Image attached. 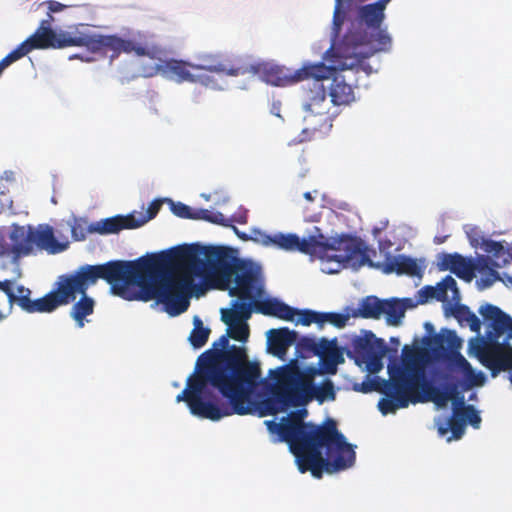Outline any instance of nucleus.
Listing matches in <instances>:
<instances>
[{"label": "nucleus", "mask_w": 512, "mask_h": 512, "mask_svg": "<svg viewBox=\"0 0 512 512\" xmlns=\"http://www.w3.org/2000/svg\"><path fill=\"white\" fill-rule=\"evenodd\" d=\"M192 220H204L214 224H224L225 217L221 212H212L208 209H193Z\"/></svg>", "instance_id": "nucleus-41"}, {"label": "nucleus", "mask_w": 512, "mask_h": 512, "mask_svg": "<svg viewBox=\"0 0 512 512\" xmlns=\"http://www.w3.org/2000/svg\"><path fill=\"white\" fill-rule=\"evenodd\" d=\"M245 301L246 300L239 302L236 300L233 302L231 309H222L221 318L247 322L251 316V307L250 304Z\"/></svg>", "instance_id": "nucleus-37"}, {"label": "nucleus", "mask_w": 512, "mask_h": 512, "mask_svg": "<svg viewBox=\"0 0 512 512\" xmlns=\"http://www.w3.org/2000/svg\"><path fill=\"white\" fill-rule=\"evenodd\" d=\"M436 294L435 299L441 302H445L448 300V294L447 290L444 289V287L441 285V283H438V285L435 287Z\"/></svg>", "instance_id": "nucleus-50"}, {"label": "nucleus", "mask_w": 512, "mask_h": 512, "mask_svg": "<svg viewBox=\"0 0 512 512\" xmlns=\"http://www.w3.org/2000/svg\"><path fill=\"white\" fill-rule=\"evenodd\" d=\"M193 325L188 340L193 348L199 349L207 343L211 330L204 327L203 321L198 316L193 318Z\"/></svg>", "instance_id": "nucleus-33"}, {"label": "nucleus", "mask_w": 512, "mask_h": 512, "mask_svg": "<svg viewBox=\"0 0 512 512\" xmlns=\"http://www.w3.org/2000/svg\"><path fill=\"white\" fill-rule=\"evenodd\" d=\"M72 46L85 47L88 51L100 54L101 56H106L110 53L111 60L117 58L121 53H134L137 56L149 54L147 47L117 35H102L79 31L74 34L65 31L57 33L54 30H36L9 54L17 61L36 49H63Z\"/></svg>", "instance_id": "nucleus-6"}, {"label": "nucleus", "mask_w": 512, "mask_h": 512, "mask_svg": "<svg viewBox=\"0 0 512 512\" xmlns=\"http://www.w3.org/2000/svg\"><path fill=\"white\" fill-rule=\"evenodd\" d=\"M15 60L10 54H7L1 61H0V75L4 71L5 68L10 66L12 63H14Z\"/></svg>", "instance_id": "nucleus-52"}, {"label": "nucleus", "mask_w": 512, "mask_h": 512, "mask_svg": "<svg viewBox=\"0 0 512 512\" xmlns=\"http://www.w3.org/2000/svg\"><path fill=\"white\" fill-rule=\"evenodd\" d=\"M9 239V244L1 246L0 255L11 256L14 259L32 254L35 248L56 254L68 247L67 243H60L56 240L53 230L49 226L35 230L31 226L25 228L14 224L9 233Z\"/></svg>", "instance_id": "nucleus-11"}, {"label": "nucleus", "mask_w": 512, "mask_h": 512, "mask_svg": "<svg viewBox=\"0 0 512 512\" xmlns=\"http://www.w3.org/2000/svg\"><path fill=\"white\" fill-rule=\"evenodd\" d=\"M506 265V260L492 262L489 256H479L476 261L466 259L459 253H441L438 255L437 267L440 271H451L457 277L466 281H471L475 276V271L480 274H486L487 278L482 279L484 285L490 286L500 279L496 268Z\"/></svg>", "instance_id": "nucleus-13"}, {"label": "nucleus", "mask_w": 512, "mask_h": 512, "mask_svg": "<svg viewBox=\"0 0 512 512\" xmlns=\"http://www.w3.org/2000/svg\"><path fill=\"white\" fill-rule=\"evenodd\" d=\"M384 383L387 397L381 398L378 402V409L383 415L395 413L400 408L408 407L409 403L415 404L423 400L418 390L405 384L397 385L391 378Z\"/></svg>", "instance_id": "nucleus-20"}, {"label": "nucleus", "mask_w": 512, "mask_h": 512, "mask_svg": "<svg viewBox=\"0 0 512 512\" xmlns=\"http://www.w3.org/2000/svg\"><path fill=\"white\" fill-rule=\"evenodd\" d=\"M342 241H346V236L329 240L324 239L323 235H320V239L316 236L301 239L298 235L292 233L262 234V243L265 245L272 244L286 251H299L304 254L320 257L326 255L330 250L334 251V254L345 253Z\"/></svg>", "instance_id": "nucleus-15"}, {"label": "nucleus", "mask_w": 512, "mask_h": 512, "mask_svg": "<svg viewBox=\"0 0 512 512\" xmlns=\"http://www.w3.org/2000/svg\"><path fill=\"white\" fill-rule=\"evenodd\" d=\"M217 246L182 245L162 250V305L171 316L185 312L189 299L206 291L210 252Z\"/></svg>", "instance_id": "nucleus-4"}, {"label": "nucleus", "mask_w": 512, "mask_h": 512, "mask_svg": "<svg viewBox=\"0 0 512 512\" xmlns=\"http://www.w3.org/2000/svg\"><path fill=\"white\" fill-rule=\"evenodd\" d=\"M466 235L473 247H482L485 252L490 254L492 262L506 260V264L512 260L511 253L503 246L501 242L485 239L478 227L468 226L465 230Z\"/></svg>", "instance_id": "nucleus-22"}, {"label": "nucleus", "mask_w": 512, "mask_h": 512, "mask_svg": "<svg viewBox=\"0 0 512 512\" xmlns=\"http://www.w3.org/2000/svg\"><path fill=\"white\" fill-rule=\"evenodd\" d=\"M298 338V333L287 327L271 329L268 332V351L281 360H285L287 351Z\"/></svg>", "instance_id": "nucleus-25"}, {"label": "nucleus", "mask_w": 512, "mask_h": 512, "mask_svg": "<svg viewBox=\"0 0 512 512\" xmlns=\"http://www.w3.org/2000/svg\"><path fill=\"white\" fill-rule=\"evenodd\" d=\"M30 296L31 290L29 288L24 287L23 285H19L17 287V294H15L14 280L10 279V292H7V299L10 309H12L14 304H17L23 310L25 306L22 301L23 299H27V301H30Z\"/></svg>", "instance_id": "nucleus-38"}, {"label": "nucleus", "mask_w": 512, "mask_h": 512, "mask_svg": "<svg viewBox=\"0 0 512 512\" xmlns=\"http://www.w3.org/2000/svg\"><path fill=\"white\" fill-rule=\"evenodd\" d=\"M419 388V394L423 399L421 402L433 401L439 406L446 405L449 401L443 389L433 386L427 379L426 376Z\"/></svg>", "instance_id": "nucleus-31"}, {"label": "nucleus", "mask_w": 512, "mask_h": 512, "mask_svg": "<svg viewBox=\"0 0 512 512\" xmlns=\"http://www.w3.org/2000/svg\"><path fill=\"white\" fill-rule=\"evenodd\" d=\"M401 304L403 306H405V311L409 308H413L415 306L414 302L412 299L410 298H403V299H399Z\"/></svg>", "instance_id": "nucleus-56"}, {"label": "nucleus", "mask_w": 512, "mask_h": 512, "mask_svg": "<svg viewBox=\"0 0 512 512\" xmlns=\"http://www.w3.org/2000/svg\"><path fill=\"white\" fill-rule=\"evenodd\" d=\"M454 317L458 320L460 324L466 323L470 330L479 333L481 330V321L476 316L475 313H473L468 306L466 305H459L455 307L453 312Z\"/></svg>", "instance_id": "nucleus-35"}, {"label": "nucleus", "mask_w": 512, "mask_h": 512, "mask_svg": "<svg viewBox=\"0 0 512 512\" xmlns=\"http://www.w3.org/2000/svg\"><path fill=\"white\" fill-rule=\"evenodd\" d=\"M429 345L434 351H449L446 355L450 370L462 375L464 384L469 388L480 386L484 382L482 372H475L467 359L459 352L462 341L453 330L443 329L430 339Z\"/></svg>", "instance_id": "nucleus-14"}, {"label": "nucleus", "mask_w": 512, "mask_h": 512, "mask_svg": "<svg viewBox=\"0 0 512 512\" xmlns=\"http://www.w3.org/2000/svg\"><path fill=\"white\" fill-rule=\"evenodd\" d=\"M228 326L227 333L230 338L245 343L250 335L249 325L246 321L221 318Z\"/></svg>", "instance_id": "nucleus-34"}, {"label": "nucleus", "mask_w": 512, "mask_h": 512, "mask_svg": "<svg viewBox=\"0 0 512 512\" xmlns=\"http://www.w3.org/2000/svg\"><path fill=\"white\" fill-rule=\"evenodd\" d=\"M383 300L376 296H367L359 304L358 311L354 316H361L365 319H379L383 315Z\"/></svg>", "instance_id": "nucleus-30"}, {"label": "nucleus", "mask_w": 512, "mask_h": 512, "mask_svg": "<svg viewBox=\"0 0 512 512\" xmlns=\"http://www.w3.org/2000/svg\"><path fill=\"white\" fill-rule=\"evenodd\" d=\"M305 409L291 412L280 423L267 421L270 432L289 444L301 473L311 472L321 478L323 472L333 474L353 466L356 458L353 446L337 429L335 420L328 418L322 425L306 423Z\"/></svg>", "instance_id": "nucleus-2"}, {"label": "nucleus", "mask_w": 512, "mask_h": 512, "mask_svg": "<svg viewBox=\"0 0 512 512\" xmlns=\"http://www.w3.org/2000/svg\"><path fill=\"white\" fill-rule=\"evenodd\" d=\"M160 209V198H155L145 212L132 211L126 215L118 214L89 224L90 234L110 235L123 230H133L145 225L156 217Z\"/></svg>", "instance_id": "nucleus-17"}, {"label": "nucleus", "mask_w": 512, "mask_h": 512, "mask_svg": "<svg viewBox=\"0 0 512 512\" xmlns=\"http://www.w3.org/2000/svg\"><path fill=\"white\" fill-rule=\"evenodd\" d=\"M195 69L222 73L229 76L245 75L247 71L244 67V61L241 59L224 58L218 55H207L203 57V63L195 65Z\"/></svg>", "instance_id": "nucleus-21"}, {"label": "nucleus", "mask_w": 512, "mask_h": 512, "mask_svg": "<svg viewBox=\"0 0 512 512\" xmlns=\"http://www.w3.org/2000/svg\"><path fill=\"white\" fill-rule=\"evenodd\" d=\"M303 196L307 201L312 202L315 199V197L312 195V192H305Z\"/></svg>", "instance_id": "nucleus-57"}, {"label": "nucleus", "mask_w": 512, "mask_h": 512, "mask_svg": "<svg viewBox=\"0 0 512 512\" xmlns=\"http://www.w3.org/2000/svg\"><path fill=\"white\" fill-rule=\"evenodd\" d=\"M466 422L461 414V411L458 406L453 407V412L451 417L448 419L446 424L439 425L438 433L441 436H444L450 430L452 436L448 438V441L452 439L458 440L460 439L465 432Z\"/></svg>", "instance_id": "nucleus-29"}, {"label": "nucleus", "mask_w": 512, "mask_h": 512, "mask_svg": "<svg viewBox=\"0 0 512 512\" xmlns=\"http://www.w3.org/2000/svg\"><path fill=\"white\" fill-rule=\"evenodd\" d=\"M211 263L207 282L220 289H229L230 296L251 300L262 293L261 268L249 260L238 258L229 247L217 246L210 252Z\"/></svg>", "instance_id": "nucleus-7"}, {"label": "nucleus", "mask_w": 512, "mask_h": 512, "mask_svg": "<svg viewBox=\"0 0 512 512\" xmlns=\"http://www.w3.org/2000/svg\"><path fill=\"white\" fill-rule=\"evenodd\" d=\"M320 361V373L334 375L339 364L344 363L343 350L338 347L337 339L328 340L322 338V346L318 354Z\"/></svg>", "instance_id": "nucleus-24"}, {"label": "nucleus", "mask_w": 512, "mask_h": 512, "mask_svg": "<svg viewBox=\"0 0 512 512\" xmlns=\"http://www.w3.org/2000/svg\"><path fill=\"white\" fill-rule=\"evenodd\" d=\"M323 69V65L309 66L298 70L293 75V82H298L309 77L314 78L312 86L309 88L308 99L305 101L303 107L306 111L305 120L317 117L319 118L317 122L319 127L327 124L331 103L327 100V87L323 83L326 77L318 74V71Z\"/></svg>", "instance_id": "nucleus-16"}, {"label": "nucleus", "mask_w": 512, "mask_h": 512, "mask_svg": "<svg viewBox=\"0 0 512 512\" xmlns=\"http://www.w3.org/2000/svg\"><path fill=\"white\" fill-rule=\"evenodd\" d=\"M344 20H345V13L341 10L340 0H337V5L334 10L333 23H332V34H333L334 39H336L340 36Z\"/></svg>", "instance_id": "nucleus-44"}, {"label": "nucleus", "mask_w": 512, "mask_h": 512, "mask_svg": "<svg viewBox=\"0 0 512 512\" xmlns=\"http://www.w3.org/2000/svg\"><path fill=\"white\" fill-rule=\"evenodd\" d=\"M53 21H54L53 16H50V20H42L39 24V27L36 30H40V31L53 30L52 29Z\"/></svg>", "instance_id": "nucleus-53"}, {"label": "nucleus", "mask_w": 512, "mask_h": 512, "mask_svg": "<svg viewBox=\"0 0 512 512\" xmlns=\"http://www.w3.org/2000/svg\"><path fill=\"white\" fill-rule=\"evenodd\" d=\"M510 380H511V382H512V375H511V377H510Z\"/></svg>", "instance_id": "nucleus-63"}, {"label": "nucleus", "mask_w": 512, "mask_h": 512, "mask_svg": "<svg viewBox=\"0 0 512 512\" xmlns=\"http://www.w3.org/2000/svg\"><path fill=\"white\" fill-rule=\"evenodd\" d=\"M387 345L377 350L373 354L367 356V358L361 359L358 365L365 364V368L369 373H378L383 368L382 359L387 352Z\"/></svg>", "instance_id": "nucleus-39"}, {"label": "nucleus", "mask_w": 512, "mask_h": 512, "mask_svg": "<svg viewBox=\"0 0 512 512\" xmlns=\"http://www.w3.org/2000/svg\"><path fill=\"white\" fill-rule=\"evenodd\" d=\"M246 74L261 75L263 79L275 86H284L287 83H294L293 76L289 79L283 75V71L275 66L268 64H247L244 62Z\"/></svg>", "instance_id": "nucleus-27"}, {"label": "nucleus", "mask_w": 512, "mask_h": 512, "mask_svg": "<svg viewBox=\"0 0 512 512\" xmlns=\"http://www.w3.org/2000/svg\"><path fill=\"white\" fill-rule=\"evenodd\" d=\"M458 407L461 411V414L465 422H468L474 428H479L481 423V417L473 405H465L463 396H461L459 399Z\"/></svg>", "instance_id": "nucleus-40"}, {"label": "nucleus", "mask_w": 512, "mask_h": 512, "mask_svg": "<svg viewBox=\"0 0 512 512\" xmlns=\"http://www.w3.org/2000/svg\"><path fill=\"white\" fill-rule=\"evenodd\" d=\"M349 318V314L345 313L321 312V327L328 322L336 328H343L347 325Z\"/></svg>", "instance_id": "nucleus-42"}, {"label": "nucleus", "mask_w": 512, "mask_h": 512, "mask_svg": "<svg viewBox=\"0 0 512 512\" xmlns=\"http://www.w3.org/2000/svg\"><path fill=\"white\" fill-rule=\"evenodd\" d=\"M436 290L433 286H424L419 290V303H425L429 299L435 298Z\"/></svg>", "instance_id": "nucleus-48"}, {"label": "nucleus", "mask_w": 512, "mask_h": 512, "mask_svg": "<svg viewBox=\"0 0 512 512\" xmlns=\"http://www.w3.org/2000/svg\"><path fill=\"white\" fill-rule=\"evenodd\" d=\"M383 315L386 316V321L390 325H399L401 319L405 315V306H403L399 299L391 298L383 300Z\"/></svg>", "instance_id": "nucleus-32"}, {"label": "nucleus", "mask_w": 512, "mask_h": 512, "mask_svg": "<svg viewBox=\"0 0 512 512\" xmlns=\"http://www.w3.org/2000/svg\"><path fill=\"white\" fill-rule=\"evenodd\" d=\"M88 233L90 234L89 225L85 226L84 223H82L80 221H75L73 223V225L71 226L72 238L75 241L85 240Z\"/></svg>", "instance_id": "nucleus-46"}, {"label": "nucleus", "mask_w": 512, "mask_h": 512, "mask_svg": "<svg viewBox=\"0 0 512 512\" xmlns=\"http://www.w3.org/2000/svg\"><path fill=\"white\" fill-rule=\"evenodd\" d=\"M78 55H73V56H70V59H73V58H77Z\"/></svg>", "instance_id": "nucleus-62"}, {"label": "nucleus", "mask_w": 512, "mask_h": 512, "mask_svg": "<svg viewBox=\"0 0 512 512\" xmlns=\"http://www.w3.org/2000/svg\"><path fill=\"white\" fill-rule=\"evenodd\" d=\"M296 344V354L300 358H308L310 356H318L320 346H322V338L317 341L315 338L302 337L294 343Z\"/></svg>", "instance_id": "nucleus-36"}, {"label": "nucleus", "mask_w": 512, "mask_h": 512, "mask_svg": "<svg viewBox=\"0 0 512 512\" xmlns=\"http://www.w3.org/2000/svg\"><path fill=\"white\" fill-rule=\"evenodd\" d=\"M342 247L345 253L328 255L329 259L342 263L345 267L358 270L364 265L381 270L384 274L396 273L398 275H408L411 277H421L423 268L417 260L404 254L391 256L386 254L383 262L374 263L367 253V248L361 240L346 236V241H342Z\"/></svg>", "instance_id": "nucleus-10"}, {"label": "nucleus", "mask_w": 512, "mask_h": 512, "mask_svg": "<svg viewBox=\"0 0 512 512\" xmlns=\"http://www.w3.org/2000/svg\"><path fill=\"white\" fill-rule=\"evenodd\" d=\"M4 177L7 179V180H11L13 178V172L11 171H6L4 172Z\"/></svg>", "instance_id": "nucleus-59"}, {"label": "nucleus", "mask_w": 512, "mask_h": 512, "mask_svg": "<svg viewBox=\"0 0 512 512\" xmlns=\"http://www.w3.org/2000/svg\"><path fill=\"white\" fill-rule=\"evenodd\" d=\"M386 346L383 339L377 338L371 331H363V335H354L350 339V348L347 355L354 358L356 363L361 359L373 354L377 350Z\"/></svg>", "instance_id": "nucleus-23"}, {"label": "nucleus", "mask_w": 512, "mask_h": 512, "mask_svg": "<svg viewBox=\"0 0 512 512\" xmlns=\"http://www.w3.org/2000/svg\"><path fill=\"white\" fill-rule=\"evenodd\" d=\"M229 338L228 333L220 336L198 358L186 387L176 397L200 418L218 421L253 413L256 407L251 396L259 385L267 384L260 363L250 361L244 347L229 346Z\"/></svg>", "instance_id": "nucleus-1"}, {"label": "nucleus", "mask_w": 512, "mask_h": 512, "mask_svg": "<svg viewBox=\"0 0 512 512\" xmlns=\"http://www.w3.org/2000/svg\"><path fill=\"white\" fill-rule=\"evenodd\" d=\"M154 68L156 71L160 69V64L158 62L155 63Z\"/></svg>", "instance_id": "nucleus-60"}, {"label": "nucleus", "mask_w": 512, "mask_h": 512, "mask_svg": "<svg viewBox=\"0 0 512 512\" xmlns=\"http://www.w3.org/2000/svg\"><path fill=\"white\" fill-rule=\"evenodd\" d=\"M190 69H195V65L183 60H162V76L177 83L194 81V76Z\"/></svg>", "instance_id": "nucleus-26"}, {"label": "nucleus", "mask_w": 512, "mask_h": 512, "mask_svg": "<svg viewBox=\"0 0 512 512\" xmlns=\"http://www.w3.org/2000/svg\"><path fill=\"white\" fill-rule=\"evenodd\" d=\"M255 310L263 315L273 316L285 321H293L294 317L298 315L299 318L296 324L309 326L315 323L321 327V312L310 309L298 310L276 298H269L257 302L255 304Z\"/></svg>", "instance_id": "nucleus-19"}, {"label": "nucleus", "mask_w": 512, "mask_h": 512, "mask_svg": "<svg viewBox=\"0 0 512 512\" xmlns=\"http://www.w3.org/2000/svg\"><path fill=\"white\" fill-rule=\"evenodd\" d=\"M320 373L316 368L302 371L295 361L270 370L274 383L264 384L269 395L258 403L260 416L276 415L291 406L305 404L313 399L320 404L334 401L336 392L333 382L325 379L319 386L314 385V377Z\"/></svg>", "instance_id": "nucleus-5"}, {"label": "nucleus", "mask_w": 512, "mask_h": 512, "mask_svg": "<svg viewBox=\"0 0 512 512\" xmlns=\"http://www.w3.org/2000/svg\"><path fill=\"white\" fill-rule=\"evenodd\" d=\"M445 239H446V237H445V236H444V237H438V236H437V237H435V238H434V242H435L436 244H442V243L445 241Z\"/></svg>", "instance_id": "nucleus-58"}, {"label": "nucleus", "mask_w": 512, "mask_h": 512, "mask_svg": "<svg viewBox=\"0 0 512 512\" xmlns=\"http://www.w3.org/2000/svg\"><path fill=\"white\" fill-rule=\"evenodd\" d=\"M79 274H89L92 279L85 284L83 292H77L81 298L70 311L78 328H83L85 318L94 312L95 301L87 296V290L99 279L110 285L112 294L124 300H155L156 304H160V251L147 253L134 260H111L104 264L82 265L67 275Z\"/></svg>", "instance_id": "nucleus-3"}, {"label": "nucleus", "mask_w": 512, "mask_h": 512, "mask_svg": "<svg viewBox=\"0 0 512 512\" xmlns=\"http://www.w3.org/2000/svg\"><path fill=\"white\" fill-rule=\"evenodd\" d=\"M167 203L170 207V210L174 215L183 219H192L193 209L182 203V202H174L170 198H162V204Z\"/></svg>", "instance_id": "nucleus-43"}, {"label": "nucleus", "mask_w": 512, "mask_h": 512, "mask_svg": "<svg viewBox=\"0 0 512 512\" xmlns=\"http://www.w3.org/2000/svg\"><path fill=\"white\" fill-rule=\"evenodd\" d=\"M0 292H3L7 296V292H10V279L0 281Z\"/></svg>", "instance_id": "nucleus-54"}, {"label": "nucleus", "mask_w": 512, "mask_h": 512, "mask_svg": "<svg viewBox=\"0 0 512 512\" xmlns=\"http://www.w3.org/2000/svg\"><path fill=\"white\" fill-rule=\"evenodd\" d=\"M443 390L448 400H454V406H459V399L461 396H459L458 384L455 382L447 383Z\"/></svg>", "instance_id": "nucleus-47"}, {"label": "nucleus", "mask_w": 512, "mask_h": 512, "mask_svg": "<svg viewBox=\"0 0 512 512\" xmlns=\"http://www.w3.org/2000/svg\"><path fill=\"white\" fill-rule=\"evenodd\" d=\"M479 314L488 324L487 341L476 348L479 361L488 368L495 377L499 372L512 370V317L499 307L486 303L482 305Z\"/></svg>", "instance_id": "nucleus-9"}, {"label": "nucleus", "mask_w": 512, "mask_h": 512, "mask_svg": "<svg viewBox=\"0 0 512 512\" xmlns=\"http://www.w3.org/2000/svg\"><path fill=\"white\" fill-rule=\"evenodd\" d=\"M45 4L47 5L50 13L60 12L66 7L64 4L54 0L46 1Z\"/></svg>", "instance_id": "nucleus-51"}, {"label": "nucleus", "mask_w": 512, "mask_h": 512, "mask_svg": "<svg viewBox=\"0 0 512 512\" xmlns=\"http://www.w3.org/2000/svg\"><path fill=\"white\" fill-rule=\"evenodd\" d=\"M330 102L334 105H348L355 100L353 88L342 75H336L327 87Z\"/></svg>", "instance_id": "nucleus-28"}, {"label": "nucleus", "mask_w": 512, "mask_h": 512, "mask_svg": "<svg viewBox=\"0 0 512 512\" xmlns=\"http://www.w3.org/2000/svg\"><path fill=\"white\" fill-rule=\"evenodd\" d=\"M92 279L89 274L60 275L54 284V289L45 296L27 301L23 299L27 313H51L60 306L68 305L76 300L77 292H83L85 284Z\"/></svg>", "instance_id": "nucleus-12"}, {"label": "nucleus", "mask_w": 512, "mask_h": 512, "mask_svg": "<svg viewBox=\"0 0 512 512\" xmlns=\"http://www.w3.org/2000/svg\"><path fill=\"white\" fill-rule=\"evenodd\" d=\"M389 2H390V0H377L376 2H374L372 4L375 5L380 11L385 13L386 7Z\"/></svg>", "instance_id": "nucleus-55"}, {"label": "nucleus", "mask_w": 512, "mask_h": 512, "mask_svg": "<svg viewBox=\"0 0 512 512\" xmlns=\"http://www.w3.org/2000/svg\"><path fill=\"white\" fill-rule=\"evenodd\" d=\"M388 371L389 378L393 379L397 385L405 384L418 391L426 376L419 350L407 345L402 350L401 364L388 366Z\"/></svg>", "instance_id": "nucleus-18"}, {"label": "nucleus", "mask_w": 512, "mask_h": 512, "mask_svg": "<svg viewBox=\"0 0 512 512\" xmlns=\"http://www.w3.org/2000/svg\"><path fill=\"white\" fill-rule=\"evenodd\" d=\"M384 20L385 13L372 3L360 6L338 45L340 56L361 60L390 51L392 39L387 30L382 29Z\"/></svg>", "instance_id": "nucleus-8"}, {"label": "nucleus", "mask_w": 512, "mask_h": 512, "mask_svg": "<svg viewBox=\"0 0 512 512\" xmlns=\"http://www.w3.org/2000/svg\"><path fill=\"white\" fill-rule=\"evenodd\" d=\"M440 283L447 291L451 290L454 294H458L457 283L452 276L447 275Z\"/></svg>", "instance_id": "nucleus-49"}, {"label": "nucleus", "mask_w": 512, "mask_h": 512, "mask_svg": "<svg viewBox=\"0 0 512 512\" xmlns=\"http://www.w3.org/2000/svg\"><path fill=\"white\" fill-rule=\"evenodd\" d=\"M50 16H52V13L48 11L47 18L45 20H50Z\"/></svg>", "instance_id": "nucleus-61"}, {"label": "nucleus", "mask_w": 512, "mask_h": 512, "mask_svg": "<svg viewBox=\"0 0 512 512\" xmlns=\"http://www.w3.org/2000/svg\"><path fill=\"white\" fill-rule=\"evenodd\" d=\"M355 390L362 393H369L372 391H382V387L378 378H367V380L363 381L359 386L355 385Z\"/></svg>", "instance_id": "nucleus-45"}]
</instances>
